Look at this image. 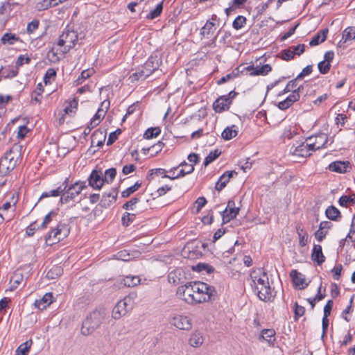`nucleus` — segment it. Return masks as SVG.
Wrapping results in <instances>:
<instances>
[{
	"label": "nucleus",
	"mask_w": 355,
	"mask_h": 355,
	"mask_svg": "<svg viewBox=\"0 0 355 355\" xmlns=\"http://www.w3.org/2000/svg\"><path fill=\"white\" fill-rule=\"evenodd\" d=\"M328 233L327 230H320V228L315 232V238L318 240V241L321 242L326 237Z\"/></svg>",
	"instance_id": "e2e57ef3"
},
{
	"label": "nucleus",
	"mask_w": 355,
	"mask_h": 355,
	"mask_svg": "<svg viewBox=\"0 0 355 355\" xmlns=\"http://www.w3.org/2000/svg\"><path fill=\"white\" fill-rule=\"evenodd\" d=\"M150 75L148 73L146 70L143 67L141 70L139 71H137L135 73H133L130 77L129 80H130V83H133L135 81H138L139 79L145 80L147 77H148Z\"/></svg>",
	"instance_id": "2f4dec72"
},
{
	"label": "nucleus",
	"mask_w": 355,
	"mask_h": 355,
	"mask_svg": "<svg viewBox=\"0 0 355 355\" xmlns=\"http://www.w3.org/2000/svg\"><path fill=\"white\" fill-rule=\"evenodd\" d=\"M161 132V130L158 127L155 128H148L144 134V138L146 139H150L153 137H157Z\"/></svg>",
	"instance_id": "79ce46f5"
},
{
	"label": "nucleus",
	"mask_w": 355,
	"mask_h": 355,
	"mask_svg": "<svg viewBox=\"0 0 355 355\" xmlns=\"http://www.w3.org/2000/svg\"><path fill=\"white\" fill-rule=\"evenodd\" d=\"M314 139V144L316 145V148L321 149L325 147L328 141V137L325 134H320L314 137H310L306 139V141H311Z\"/></svg>",
	"instance_id": "5701e85b"
},
{
	"label": "nucleus",
	"mask_w": 355,
	"mask_h": 355,
	"mask_svg": "<svg viewBox=\"0 0 355 355\" xmlns=\"http://www.w3.org/2000/svg\"><path fill=\"white\" fill-rule=\"evenodd\" d=\"M106 110L104 111L103 108H98L96 113L90 121V125L96 126L100 123L101 120L104 118Z\"/></svg>",
	"instance_id": "f704fd0d"
},
{
	"label": "nucleus",
	"mask_w": 355,
	"mask_h": 355,
	"mask_svg": "<svg viewBox=\"0 0 355 355\" xmlns=\"http://www.w3.org/2000/svg\"><path fill=\"white\" fill-rule=\"evenodd\" d=\"M116 258L118 259H120V260H122V261H130L132 259V256L125 250L119 251L116 254Z\"/></svg>",
	"instance_id": "13d9d810"
},
{
	"label": "nucleus",
	"mask_w": 355,
	"mask_h": 355,
	"mask_svg": "<svg viewBox=\"0 0 355 355\" xmlns=\"http://www.w3.org/2000/svg\"><path fill=\"white\" fill-rule=\"evenodd\" d=\"M250 278L251 286L258 297L264 302L272 300L273 295L267 273L262 268H258L250 273Z\"/></svg>",
	"instance_id": "f03ea898"
},
{
	"label": "nucleus",
	"mask_w": 355,
	"mask_h": 355,
	"mask_svg": "<svg viewBox=\"0 0 355 355\" xmlns=\"http://www.w3.org/2000/svg\"><path fill=\"white\" fill-rule=\"evenodd\" d=\"M281 58L286 61H289L294 58L295 53L294 51H292L291 48L284 49L281 51Z\"/></svg>",
	"instance_id": "09e8293b"
},
{
	"label": "nucleus",
	"mask_w": 355,
	"mask_h": 355,
	"mask_svg": "<svg viewBox=\"0 0 355 355\" xmlns=\"http://www.w3.org/2000/svg\"><path fill=\"white\" fill-rule=\"evenodd\" d=\"M300 98V94H297L296 92H293L286 98V101L290 103V105H293L294 103L298 101Z\"/></svg>",
	"instance_id": "680f3d73"
},
{
	"label": "nucleus",
	"mask_w": 355,
	"mask_h": 355,
	"mask_svg": "<svg viewBox=\"0 0 355 355\" xmlns=\"http://www.w3.org/2000/svg\"><path fill=\"white\" fill-rule=\"evenodd\" d=\"M327 168L332 172L346 173L352 168V166L351 163L347 160H337L329 164Z\"/></svg>",
	"instance_id": "f8f14e48"
},
{
	"label": "nucleus",
	"mask_w": 355,
	"mask_h": 355,
	"mask_svg": "<svg viewBox=\"0 0 355 355\" xmlns=\"http://www.w3.org/2000/svg\"><path fill=\"white\" fill-rule=\"evenodd\" d=\"M140 199L137 197H134L130 200L127 201L123 205V209L126 210H132L133 206L139 202Z\"/></svg>",
	"instance_id": "5fc2aeb1"
},
{
	"label": "nucleus",
	"mask_w": 355,
	"mask_h": 355,
	"mask_svg": "<svg viewBox=\"0 0 355 355\" xmlns=\"http://www.w3.org/2000/svg\"><path fill=\"white\" fill-rule=\"evenodd\" d=\"M70 232V229L68 225L65 223H58L56 227L51 230V231L46 236L45 241L48 245H53L59 243L60 241L67 238Z\"/></svg>",
	"instance_id": "39448f33"
},
{
	"label": "nucleus",
	"mask_w": 355,
	"mask_h": 355,
	"mask_svg": "<svg viewBox=\"0 0 355 355\" xmlns=\"http://www.w3.org/2000/svg\"><path fill=\"white\" fill-rule=\"evenodd\" d=\"M206 203H207V200L205 197L202 196V197L198 198V199L195 202V204L197 205L196 211L198 213L206 205Z\"/></svg>",
	"instance_id": "338daca9"
},
{
	"label": "nucleus",
	"mask_w": 355,
	"mask_h": 355,
	"mask_svg": "<svg viewBox=\"0 0 355 355\" xmlns=\"http://www.w3.org/2000/svg\"><path fill=\"white\" fill-rule=\"evenodd\" d=\"M271 70H272V67H270V65L268 64H266L261 67H257L256 71L250 73V76H259V75L265 76V75L268 74V72H270Z\"/></svg>",
	"instance_id": "c03bdc74"
},
{
	"label": "nucleus",
	"mask_w": 355,
	"mask_h": 355,
	"mask_svg": "<svg viewBox=\"0 0 355 355\" xmlns=\"http://www.w3.org/2000/svg\"><path fill=\"white\" fill-rule=\"evenodd\" d=\"M32 345V340H29L20 345L17 349V355H27Z\"/></svg>",
	"instance_id": "37998d69"
},
{
	"label": "nucleus",
	"mask_w": 355,
	"mask_h": 355,
	"mask_svg": "<svg viewBox=\"0 0 355 355\" xmlns=\"http://www.w3.org/2000/svg\"><path fill=\"white\" fill-rule=\"evenodd\" d=\"M53 302V295L51 293H47L42 298L35 300L34 304L40 310H44Z\"/></svg>",
	"instance_id": "4be33fe9"
},
{
	"label": "nucleus",
	"mask_w": 355,
	"mask_h": 355,
	"mask_svg": "<svg viewBox=\"0 0 355 355\" xmlns=\"http://www.w3.org/2000/svg\"><path fill=\"white\" fill-rule=\"evenodd\" d=\"M56 77V71L53 68H49L47 69L44 77V81L45 84H48L51 83V79H55Z\"/></svg>",
	"instance_id": "603ef678"
},
{
	"label": "nucleus",
	"mask_w": 355,
	"mask_h": 355,
	"mask_svg": "<svg viewBox=\"0 0 355 355\" xmlns=\"http://www.w3.org/2000/svg\"><path fill=\"white\" fill-rule=\"evenodd\" d=\"M78 41V33L74 31L64 30L59 37L58 46H64V53H67L74 47Z\"/></svg>",
	"instance_id": "0eeeda50"
},
{
	"label": "nucleus",
	"mask_w": 355,
	"mask_h": 355,
	"mask_svg": "<svg viewBox=\"0 0 355 355\" xmlns=\"http://www.w3.org/2000/svg\"><path fill=\"white\" fill-rule=\"evenodd\" d=\"M162 63V59L157 55H150L144 65V68L149 75L158 69Z\"/></svg>",
	"instance_id": "2eb2a0df"
},
{
	"label": "nucleus",
	"mask_w": 355,
	"mask_h": 355,
	"mask_svg": "<svg viewBox=\"0 0 355 355\" xmlns=\"http://www.w3.org/2000/svg\"><path fill=\"white\" fill-rule=\"evenodd\" d=\"M318 67L319 69V71L322 74H326L329 72L331 68V64L327 63L324 61H321L318 63Z\"/></svg>",
	"instance_id": "4d7b16f0"
},
{
	"label": "nucleus",
	"mask_w": 355,
	"mask_h": 355,
	"mask_svg": "<svg viewBox=\"0 0 355 355\" xmlns=\"http://www.w3.org/2000/svg\"><path fill=\"white\" fill-rule=\"evenodd\" d=\"M338 203L341 207H347L348 203L355 205V193H352L350 196H342L338 200Z\"/></svg>",
	"instance_id": "ea45409f"
},
{
	"label": "nucleus",
	"mask_w": 355,
	"mask_h": 355,
	"mask_svg": "<svg viewBox=\"0 0 355 355\" xmlns=\"http://www.w3.org/2000/svg\"><path fill=\"white\" fill-rule=\"evenodd\" d=\"M204 339L200 332H193L189 338V344L193 347H200L203 343Z\"/></svg>",
	"instance_id": "cd10ccee"
},
{
	"label": "nucleus",
	"mask_w": 355,
	"mask_h": 355,
	"mask_svg": "<svg viewBox=\"0 0 355 355\" xmlns=\"http://www.w3.org/2000/svg\"><path fill=\"white\" fill-rule=\"evenodd\" d=\"M164 146V144L162 141H158L157 144L151 146L148 148H143L142 150L146 153V151H150L151 155L155 156L159 153Z\"/></svg>",
	"instance_id": "c9c22d12"
},
{
	"label": "nucleus",
	"mask_w": 355,
	"mask_h": 355,
	"mask_svg": "<svg viewBox=\"0 0 355 355\" xmlns=\"http://www.w3.org/2000/svg\"><path fill=\"white\" fill-rule=\"evenodd\" d=\"M236 126L233 125L231 127H227L223 131L221 136L225 140H230L235 137L238 134V130L236 129Z\"/></svg>",
	"instance_id": "c756f323"
},
{
	"label": "nucleus",
	"mask_w": 355,
	"mask_h": 355,
	"mask_svg": "<svg viewBox=\"0 0 355 355\" xmlns=\"http://www.w3.org/2000/svg\"><path fill=\"white\" fill-rule=\"evenodd\" d=\"M106 138V132L101 130H96L91 137V146L102 147Z\"/></svg>",
	"instance_id": "6ab92c4d"
},
{
	"label": "nucleus",
	"mask_w": 355,
	"mask_h": 355,
	"mask_svg": "<svg viewBox=\"0 0 355 355\" xmlns=\"http://www.w3.org/2000/svg\"><path fill=\"white\" fill-rule=\"evenodd\" d=\"M290 276L293 284L299 287L300 289H304L308 286V284L305 282L304 275L297 270H292L290 272Z\"/></svg>",
	"instance_id": "a211bd4d"
},
{
	"label": "nucleus",
	"mask_w": 355,
	"mask_h": 355,
	"mask_svg": "<svg viewBox=\"0 0 355 355\" xmlns=\"http://www.w3.org/2000/svg\"><path fill=\"white\" fill-rule=\"evenodd\" d=\"M116 175V169L110 168L105 171L103 180L105 183L110 184L112 182Z\"/></svg>",
	"instance_id": "e433bc0d"
},
{
	"label": "nucleus",
	"mask_w": 355,
	"mask_h": 355,
	"mask_svg": "<svg viewBox=\"0 0 355 355\" xmlns=\"http://www.w3.org/2000/svg\"><path fill=\"white\" fill-rule=\"evenodd\" d=\"M87 180L88 185L96 190H100L105 183L101 171L98 170H93Z\"/></svg>",
	"instance_id": "9d476101"
},
{
	"label": "nucleus",
	"mask_w": 355,
	"mask_h": 355,
	"mask_svg": "<svg viewBox=\"0 0 355 355\" xmlns=\"http://www.w3.org/2000/svg\"><path fill=\"white\" fill-rule=\"evenodd\" d=\"M185 274L182 268H178L169 272L168 280L169 283L180 284L184 282Z\"/></svg>",
	"instance_id": "dca6fc26"
},
{
	"label": "nucleus",
	"mask_w": 355,
	"mask_h": 355,
	"mask_svg": "<svg viewBox=\"0 0 355 355\" xmlns=\"http://www.w3.org/2000/svg\"><path fill=\"white\" fill-rule=\"evenodd\" d=\"M296 134L297 132L295 131V128L290 126L284 130V137L290 139H292Z\"/></svg>",
	"instance_id": "0e129e2a"
},
{
	"label": "nucleus",
	"mask_w": 355,
	"mask_h": 355,
	"mask_svg": "<svg viewBox=\"0 0 355 355\" xmlns=\"http://www.w3.org/2000/svg\"><path fill=\"white\" fill-rule=\"evenodd\" d=\"M105 316V310L103 309H95L83 321L81 333L84 336L92 334L98 329L103 322Z\"/></svg>",
	"instance_id": "20e7f679"
},
{
	"label": "nucleus",
	"mask_w": 355,
	"mask_h": 355,
	"mask_svg": "<svg viewBox=\"0 0 355 355\" xmlns=\"http://www.w3.org/2000/svg\"><path fill=\"white\" fill-rule=\"evenodd\" d=\"M275 331L273 329H265L261 331L259 340H266L268 344L275 341Z\"/></svg>",
	"instance_id": "b1692460"
},
{
	"label": "nucleus",
	"mask_w": 355,
	"mask_h": 355,
	"mask_svg": "<svg viewBox=\"0 0 355 355\" xmlns=\"http://www.w3.org/2000/svg\"><path fill=\"white\" fill-rule=\"evenodd\" d=\"M246 24V18L244 16L239 15L233 21L232 26L236 30L242 28Z\"/></svg>",
	"instance_id": "49530a36"
},
{
	"label": "nucleus",
	"mask_w": 355,
	"mask_h": 355,
	"mask_svg": "<svg viewBox=\"0 0 355 355\" xmlns=\"http://www.w3.org/2000/svg\"><path fill=\"white\" fill-rule=\"evenodd\" d=\"M57 216V213L55 211H51L49 212L44 218L43 222L42 223L40 227L37 229H45L46 228L47 225L51 222L52 220V216Z\"/></svg>",
	"instance_id": "864d4df0"
},
{
	"label": "nucleus",
	"mask_w": 355,
	"mask_h": 355,
	"mask_svg": "<svg viewBox=\"0 0 355 355\" xmlns=\"http://www.w3.org/2000/svg\"><path fill=\"white\" fill-rule=\"evenodd\" d=\"M65 189V188L63 187V182L61 185H60L58 187H57L55 189L51 190L49 191L43 192L40 196V199L48 198V197H57V196H62L63 194V191Z\"/></svg>",
	"instance_id": "c85d7f7f"
},
{
	"label": "nucleus",
	"mask_w": 355,
	"mask_h": 355,
	"mask_svg": "<svg viewBox=\"0 0 355 355\" xmlns=\"http://www.w3.org/2000/svg\"><path fill=\"white\" fill-rule=\"evenodd\" d=\"M118 189L112 188L109 192L104 193L100 202L103 208H108L117 200Z\"/></svg>",
	"instance_id": "ddd939ff"
},
{
	"label": "nucleus",
	"mask_w": 355,
	"mask_h": 355,
	"mask_svg": "<svg viewBox=\"0 0 355 355\" xmlns=\"http://www.w3.org/2000/svg\"><path fill=\"white\" fill-rule=\"evenodd\" d=\"M163 10V3L161 2L157 5L156 8L150 11L147 15V18L149 19H153L159 16Z\"/></svg>",
	"instance_id": "de8ad7c7"
},
{
	"label": "nucleus",
	"mask_w": 355,
	"mask_h": 355,
	"mask_svg": "<svg viewBox=\"0 0 355 355\" xmlns=\"http://www.w3.org/2000/svg\"><path fill=\"white\" fill-rule=\"evenodd\" d=\"M220 153L221 152L218 149H216L214 151H211L205 159L203 163L204 166H207L209 164H211L216 159H217L220 156Z\"/></svg>",
	"instance_id": "a19ab883"
},
{
	"label": "nucleus",
	"mask_w": 355,
	"mask_h": 355,
	"mask_svg": "<svg viewBox=\"0 0 355 355\" xmlns=\"http://www.w3.org/2000/svg\"><path fill=\"white\" fill-rule=\"evenodd\" d=\"M305 313V308L302 306H300L295 302L294 304V319L295 320H297L300 317L304 315Z\"/></svg>",
	"instance_id": "3c124183"
},
{
	"label": "nucleus",
	"mask_w": 355,
	"mask_h": 355,
	"mask_svg": "<svg viewBox=\"0 0 355 355\" xmlns=\"http://www.w3.org/2000/svg\"><path fill=\"white\" fill-rule=\"evenodd\" d=\"M132 308V300L130 297H125L118 302L112 310V317L116 319H120L124 316L128 311Z\"/></svg>",
	"instance_id": "6e6552de"
},
{
	"label": "nucleus",
	"mask_w": 355,
	"mask_h": 355,
	"mask_svg": "<svg viewBox=\"0 0 355 355\" xmlns=\"http://www.w3.org/2000/svg\"><path fill=\"white\" fill-rule=\"evenodd\" d=\"M299 80L297 79V78H295V79L289 81L288 83V84L286 85V86L285 87V88L284 89L282 93L283 94H286V93H288L289 92H292L295 89V87H297V83Z\"/></svg>",
	"instance_id": "6e6d98bb"
},
{
	"label": "nucleus",
	"mask_w": 355,
	"mask_h": 355,
	"mask_svg": "<svg viewBox=\"0 0 355 355\" xmlns=\"http://www.w3.org/2000/svg\"><path fill=\"white\" fill-rule=\"evenodd\" d=\"M327 28L321 30L311 39V40L309 42V45L311 46H313L324 42L327 38Z\"/></svg>",
	"instance_id": "393cba45"
},
{
	"label": "nucleus",
	"mask_w": 355,
	"mask_h": 355,
	"mask_svg": "<svg viewBox=\"0 0 355 355\" xmlns=\"http://www.w3.org/2000/svg\"><path fill=\"white\" fill-rule=\"evenodd\" d=\"M234 175H237V172L235 171H226L224 173L216 182L215 189L218 191H222L226 187L230 178Z\"/></svg>",
	"instance_id": "f3484780"
},
{
	"label": "nucleus",
	"mask_w": 355,
	"mask_h": 355,
	"mask_svg": "<svg viewBox=\"0 0 355 355\" xmlns=\"http://www.w3.org/2000/svg\"><path fill=\"white\" fill-rule=\"evenodd\" d=\"M240 208L236 207L235 202L230 200L225 209L221 212L223 223H227L231 220L235 218L239 214Z\"/></svg>",
	"instance_id": "1a4fd4ad"
},
{
	"label": "nucleus",
	"mask_w": 355,
	"mask_h": 355,
	"mask_svg": "<svg viewBox=\"0 0 355 355\" xmlns=\"http://www.w3.org/2000/svg\"><path fill=\"white\" fill-rule=\"evenodd\" d=\"M311 259L313 261L316 262L318 266H320L325 261V257L323 255L322 246L320 245L315 244L313 245Z\"/></svg>",
	"instance_id": "aec40b11"
},
{
	"label": "nucleus",
	"mask_w": 355,
	"mask_h": 355,
	"mask_svg": "<svg viewBox=\"0 0 355 355\" xmlns=\"http://www.w3.org/2000/svg\"><path fill=\"white\" fill-rule=\"evenodd\" d=\"M121 134V130L117 129L116 130L111 132L109 135L108 139L107 141V145L110 146L112 145L118 138V135Z\"/></svg>",
	"instance_id": "052dcab7"
},
{
	"label": "nucleus",
	"mask_w": 355,
	"mask_h": 355,
	"mask_svg": "<svg viewBox=\"0 0 355 355\" xmlns=\"http://www.w3.org/2000/svg\"><path fill=\"white\" fill-rule=\"evenodd\" d=\"M313 71V67L312 65H307L306 67H304L301 73H300L296 77L298 80L303 79L306 76H308Z\"/></svg>",
	"instance_id": "bf43d9fd"
},
{
	"label": "nucleus",
	"mask_w": 355,
	"mask_h": 355,
	"mask_svg": "<svg viewBox=\"0 0 355 355\" xmlns=\"http://www.w3.org/2000/svg\"><path fill=\"white\" fill-rule=\"evenodd\" d=\"M231 105V100L227 96H221L213 103V109L216 112L220 113L228 110Z\"/></svg>",
	"instance_id": "4468645a"
},
{
	"label": "nucleus",
	"mask_w": 355,
	"mask_h": 355,
	"mask_svg": "<svg viewBox=\"0 0 355 355\" xmlns=\"http://www.w3.org/2000/svg\"><path fill=\"white\" fill-rule=\"evenodd\" d=\"M19 40V37H17L15 34L8 33H5L1 37V42L3 44H13L15 42H17Z\"/></svg>",
	"instance_id": "4c0bfd02"
},
{
	"label": "nucleus",
	"mask_w": 355,
	"mask_h": 355,
	"mask_svg": "<svg viewBox=\"0 0 355 355\" xmlns=\"http://www.w3.org/2000/svg\"><path fill=\"white\" fill-rule=\"evenodd\" d=\"M296 231L299 236V245L304 247L308 243L309 236L304 229L300 225L297 226Z\"/></svg>",
	"instance_id": "bb28decb"
},
{
	"label": "nucleus",
	"mask_w": 355,
	"mask_h": 355,
	"mask_svg": "<svg viewBox=\"0 0 355 355\" xmlns=\"http://www.w3.org/2000/svg\"><path fill=\"white\" fill-rule=\"evenodd\" d=\"M140 283V278L138 276H127L123 279V284L128 287H134Z\"/></svg>",
	"instance_id": "58836bf2"
},
{
	"label": "nucleus",
	"mask_w": 355,
	"mask_h": 355,
	"mask_svg": "<svg viewBox=\"0 0 355 355\" xmlns=\"http://www.w3.org/2000/svg\"><path fill=\"white\" fill-rule=\"evenodd\" d=\"M19 157L18 153L13 149L8 150L0 159V174L6 175L12 171L17 166Z\"/></svg>",
	"instance_id": "423d86ee"
},
{
	"label": "nucleus",
	"mask_w": 355,
	"mask_h": 355,
	"mask_svg": "<svg viewBox=\"0 0 355 355\" xmlns=\"http://www.w3.org/2000/svg\"><path fill=\"white\" fill-rule=\"evenodd\" d=\"M193 270L198 272L205 271L207 274H211L214 271V268L208 263H198L196 266H193Z\"/></svg>",
	"instance_id": "7c9ffc66"
},
{
	"label": "nucleus",
	"mask_w": 355,
	"mask_h": 355,
	"mask_svg": "<svg viewBox=\"0 0 355 355\" xmlns=\"http://www.w3.org/2000/svg\"><path fill=\"white\" fill-rule=\"evenodd\" d=\"M31 62V59L28 56H26L24 55H20L18 58H17V60L16 62V66L18 67H21L22 66L24 63H26V64H28L29 62Z\"/></svg>",
	"instance_id": "69168bd1"
},
{
	"label": "nucleus",
	"mask_w": 355,
	"mask_h": 355,
	"mask_svg": "<svg viewBox=\"0 0 355 355\" xmlns=\"http://www.w3.org/2000/svg\"><path fill=\"white\" fill-rule=\"evenodd\" d=\"M69 178H66L63 182V194L60 197V202L67 204L71 201H75L76 198L81 193L82 191L87 187L86 182L76 181L69 184Z\"/></svg>",
	"instance_id": "7ed1b4c3"
},
{
	"label": "nucleus",
	"mask_w": 355,
	"mask_h": 355,
	"mask_svg": "<svg viewBox=\"0 0 355 355\" xmlns=\"http://www.w3.org/2000/svg\"><path fill=\"white\" fill-rule=\"evenodd\" d=\"M177 296L188 304L195 305L216 300L217 292L214 286L202 282H189L180 286Z\"/></svg>",
	"instance_id": "f257e3e1"
},
{
	"label": "nucleus",
	"mask_w": 355,
	"mask_h": 355,
	"mask_svg": "<svg viewBox=\"0 0 355 355\" xmlns=\"http://www.w3.org/2000/svg\"><path fill=\"white\" fill-rule=\"evenodd\" d=\"M171 324L181 330H190L192 328L191 319L186 315H177L171 321Z\"/></svg>",
	"instance_id": "9b49d317"
},
{
	"label": "nucleus",
	"mask_w": 355,
	"mask_h": 355,
	"mask_svg": "<svg viewBox=\"0 0 355 355\" xmlns=\"http://www.w3.org/2000/svg\"><path fill=\"white\" fill-rule=\"evenodd\" d=\"M342 270H343V266L341 264H338L333 268V270H332L333 278L335 280L339 279V277L341 275Z\"/></svg>",
	"instance_id": "774afa93"
},
{
	"label": "nucleus",
	"mask_w": 355,
	"mask_h": 355,
	"mask_svg": "<svg viewBox=\"0 0 355 355\" xmlns=\"http://www.w3.org/2000/svg\"><path fill=\"white\" fill-rule=\"evenodd\" d=\"M136 218L135 214L125 212L122 216L121 221L123 225L127 227L132 223Z\"/></svg>",
	"instance_id": "8fccbe9b"
},
{
	"label": "nucleus",
	"mask_w": 355,
	"mask_h": 355,
	"mask_svg": "<svg viewBox=\"0 0 355 355\" xmlns=\"http://www.w3.org/2000/svg\"><path fill=\"white\" fill-rule=\"evenodd\" d=\"M326 216L331 220L338 221L341 218L340 211L334 206H329L325 211Z\"/></svg>",
	"instance_id": "a878e982"
},
{
	"label": "nucleus",
	"mask_w": 355,
	"mask_h": 355,
	"mask_svg": "<svg viewBox=\"0 0 355 355\" xmlns=\"http://www.w3.org/2000/svg\"><path fill=\"white\" fill-rule=\"evenodd\" d=\"M215 24L213 21H207L205 26L201 28L200 35L209 37L210 33L215 30Z\"/></svg>",
	"instance_id": "72a5a7b5"
},
{
	"label": "nucleus",
	"mask_w": 355,
	"mask_h": 355,
	"mask_svg": "<svg viewBox=\"0 0 355 355\" xmlns=\"http://www.w3.org/2000/svg\"><path fill=\"white\" fill-rule=\"evenodd\" d=\"M307 149L305 143L302 142L295 147L293 153L298 156L306 157L311 155V153Z\"/></svg>",
	"instance_id": "473e14b6"
},
{
	"label": "nucleus",
	"mask_w": 355,
	"mask_h": 355,
	"mask_svg": "<svg viewBox=\"0 0 355 355\" xmlns=\"http://www.w3.org/2000/svg\"><path fill=\"white\" fill-rule=\"evenodd\" d=\"M355 39V27L349 26L346 28L342 33V39L339 42L340 46H344V44L347 42H352Z\"/></svg>",
	"instance_id": "412c9836"
},
{
	"label": "nucleus",
	"mask_w": 355,
	"mask_h": 355,
	"mask_svg": "<svg viewBox=\"0 0 355 355\" xmlns=\"http://www.w3.org/2000/svg\"><path fill=\"white\" fill-rule=\"evenodd\" d=\"M141 183L139 182H136L135 184L128 188H127L125 190L123 191L121 193V196L123 198H128L129 197L132 193L137 191L141 187Z\"/></svg>",
	"instance_id": "a18cd8bd"
}]
</instances>
